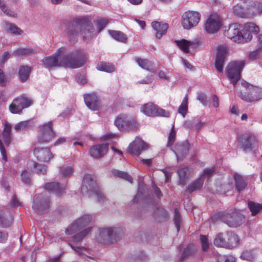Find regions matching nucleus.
Returning <instances> with one entry per match:
<instances>
[{"label": "nucleus", "mask_w": 262, "mask_h": 262, "mask_svg": "<svg viewBox=\"0 0 262 262\" xmlns=\"http://www.w3.org/2000/svg\"><path fill=\"white\" fill-rule=\"evenodd\" d=\"M10 205L11 207H15L21 206V203L18 200L16 195H13L10 202Z\"/></svg>", "instance_id": "60"}, {"label": "nucleus", "mask_w": 262, "mask_h": 262, "mask_svg": "<svg viewBox=\"0 0 262 262\" xmlns=\"http://www.w3.org/2000/svg\"><path fill=\"white\" fill-rule=\"evenodd\" d=\"M189 144L188 142L177 143L175 144L173 152L175 153L178 160H182L188 154Z\"/></svg>", "instance_id": "23"}, {"label": "nucleus", "mask_w": 262, "mask_h": 262, "mask_svg": "<svg viewBox=\"0 0 262 262\" xmlns=\"http://www.w3.org/2000/svg\"><path fill=\"white\" fill-rule=\"evenodd\" d=\"M218 262H235L234 258L231 255H222L218 258Z\"/></svg>", "instance_id": "57"}, {"label": "nucleus", "mask_w": 262, "mask_h": 262, "mask_svg": "<svg viewBox=\"0 0 262 262\" xmlns=\"http://www.w3.org/2000/svg\"><path fill=\"white\" fill-rule=\"evenodd\" d=\"M33 154L39 162H48L53 157L49 148H35L33 150Z\"/></svg>", "instance_id": "20"}, {"label": "nucleus", "mask_w": 262, "mask_h": 262, "mask_svg": "<svg viewBox=\"0 0 262 262\" xmlns=\"http://www.w3.org/2000/svg\"><path fill=\"white\" fill-rule=\"evenodd\" d=\"M151 26L154 30L156 32V37L158 39H160L165 34L168 28V25L166 23H160L159 21H153Z\"/></svg>", "instance_id": "25"}, {"label": "nucleus", "mask_w": 262, "mask_h": 262, "mask_svg": "<svg viewBox=\"0 0 262 262\" xmlns=\"http://www.w3.org/2000/svg\"><path fill=\"white\" fill-rule=\"evenodd\" d=\"M188 171V167H185L181 168L178 170V174L179 177V183L185 185L186 183V174Z\"/></svg>", "instance_id": "49"}, {"label": "nucleus", "mask_w": 262, "mask_h": 262, "mask_svg": "<svg viewBox=\"0 0 262 262\" xmlns=\"http://www.w3.org/2000/svg\"><path fill=\"white\" fill-rule=\"evenodd\" d=\"M188 111V95L186 94L183 99L182 102L178 108V112L184 117Z\"/></svg>", "instance_id": "45"}, {"label": "nucleus", "mask_w": 262, "mask_h": 262, "mask_svg": "<svg viewBox=\"0 0 262 262\" xmlns=\"http://www.w3.org/2000/svg\"><path fill=\"white\" fill-rule=\"evenodd\" d=\"M175 42L177 46L185 53H189V47L193 44L192 42L185 39L176 40Z\"/></svg>", "instance_id": "35"}, {"label": "nucleus", "mask_w": 262, "mask_h": 262, "mask_svg": "<svg viewBox=\"0 0 262 262\" xmlns=\"http://www.w3.org/2000/svg\"><path fill=\"white\" fill-rule=\"evenodd\" d=\"M40 134L37 137L39 143H48L55 137L52 122L46 123L39 126Z\"/></svg>", "instance_id": "12"}, {"label": "nucleus", "mask_w": 262, "mask_h": 262, "mask_svg": "<svg viewBox=\"0 0 262 262\" xmlns=\"http://www.w3.org/2000/svg\"><path fill=\"white\" fill-rule=\"evenodd\" d=\"M226 214L227 212L225 211L216 212L211 216L210 220L213 224L218 222H221L225 223Z\"/></svg>", "instance_id": "39"}, {"label": "nucleus", "mask_w": 262, "mask_h": 262, "mask_svg": "<svg viewBox=\"0 0 262 262\" xmlns=\"http://www.w3.org/2000/svg\"><path fill=\"white\" fill-rule=\"evenodd\" d=\"M238 140L241 148L246 151L251 149L252 144L256 142V137L252 134H245L242 135Z\"/></svg>", "instance_id": "22"}, {"label": "nucleus", "mask_w": 262, "mask_h": 262, "mask_svg": "<svg viewBox=\"0 0 262 262\" xmlns=\"http://www.w3.org/2000/svg\"><path fill=\"white\" fill-rule=\"evenodd\" d=\"M65 51L63 47L58 49L56 52L52 56L47 57L43 59L45 65L47 67L63 66L62 59L59 61V57L61 56Z\"/></svg>", "instance_id": "19"}, {"label": "nucleus", "mask_w": 262, "mask_h": 262, "mask_svg": "<svg viewBox=\"0 0 262 262\" xmlns=\"http://www.w3.org/2000/svg\"><path fill=\"white\" fill-rule=\"evenodd\" d=\"M196 251V248L193 244L189 245L184 250L180 261H182L184 259L189 256L193 255Z\"/></svg>", "instance_id": "41"}, {"label": "nucleus", "mask_w": 262, "mask_h": 262, "mask_svg": "<svg viewBox=\"0 0 262 262\" xmlns=\"http://www.w3.org/2000/svg\"><path fill=\"white\" fill-rule=\"evenodd\" d=\"M21 180L25 184L27 185H30L31 180L30 177L29 173L26 170H24L21 175Z\"/></svg>", "instance_id": "56"}, {"label": "nucleus", "mask_w": 262, "mask_h": 262, "mask_svg": "<svg viewBox=\"0 0 262 262\" xmlns=\"http://www.w3.org/2000/svg\"><path fill=\"white\" fill-rule=\"evenodd\" d=\"M126 117L125 115H119L115 119L114 121L115 125L119 130H124V125Z\"/></svg>", "instance_id": "47"}, {"label": "nucleus", "mask_w": 262, "mask_h": 262, "mask_svg": "<svg viewBox=\"0 0 262 262\" xmlns=\"http://www.w3.org/2000/svg\"><path fill=\"white\" fill-rule=\"evenodd\" d=\"M31 70V68L27 66H21L19 67L18 75L21 82H24L28 80Z\"/></svg>", "instance_id": "31"}, {"label": "nucleus", "mask_w": 262, "mask_h": 262, "mask_svg": "<svg viewBox=\"0 0 262 262\" xmlns=\"http://www.w3.org/2000/svg\"><path fill=\"white\" fill-rule=\"evenodd\" d=\"M33 126L31 120L21 121L16 124L14 129L16 132H25Z\"/></svg>", "instance_id": "37"}, {"label": "nucleus", "mask_w": 262, "mask_h": 262, "mask_svg": "<svg viewBox=\"0 0 262 262\" xmlns=\"http://www.w3.org/2000/svg\"><path fill=\"white\" fill-rule=\"evenodd\" d=\"M84 100L86 106L91 110H98L99 107V103L97 96L92 94H88L84 95Z\"/></svg>", "instance_id": "24"}, {"label": "nucleus", "mask_w": 262, "mask_h": 262, "mask_svg": "<svg viewBox=\"0 0 262 262\" xmlns=\"http://www.w3.org/2000/svg\"><path fill=\"white\" fill-rule=\"evenodd\" d=\"M6 30L11 33L20 34L21 30L15 25L8 24L6 27Z\"/></svg>", "instance_id": "54"}, {"label": "nucleus", "mask_w": 262, "mask_h": 262, "mask_svg": "<svg viewBox=\"0 0 262 262\" xmlns=\"http://www.w3.org/2000/svg\"><path fill=\"white\" fill-rule=\"evenodd\" d=\"M248 207L252 216L256 215L262 210V203L259 204L252 201H248Z\"/></svg>", "instance_id": "36"}, {"label": "nucleus", "mask_w": 262, "mask_h": 262, "mask_svg": "<svg viewBox=\"0 0 262 262\" xmlns=\"http://www.w3.org/2000/svg\"><path fill=\"white\" fill-rule=\"evenodd\" d=\"M97 69L99 71L108 73L113 72L115 70V68L113 64L105 62H98L97 65Z\"/></svg>", "instance_id": "38"}, {"label": "nucleus", "mask_w": 262, "mask_h": 262, "mask_svg": "<svg viewBox=\"0 0 262 262\" xmlns=\"http://www.w3.org/2000/svg\"><path fill=\"white\" fill-rule=\"evenodd\" d=\"M13 221L12 215L9 213L8 217L4 212H0V226L3 228H7L9 227Z\"/></svg>", "instance_id": "34"}, {"label": "nucleus", "mask_w": 262, "mask_h": 262, "mask_svg": "<svg viewBox=\"0 0 262 262\" xmlns=\"http://www.w3.org/2000/svg\"><path fill=\"white\" fill-rule=\"evenodd\" d=\"M234 13L241 17L245 18L247 17L248 9L245 6L237 4L233 7Z\"/></svg>", "instance_id": "33"}, {"label": "nucleus", "mask_w": 262, "mask_h": 262, "mask_svg": "<svg viewBox=\"0 0 262 262\" xmlns=\"http://www.w3.org/2000/svg\"><path fill=\"white\" fill-rule=\"evenodd\" d=\"M173 222L175 226L177 228V231L178 232L180 230V224L181 222V217L180 213L177 208L174 209V216L173 218Z\"/></svg>", "instance_id": "53"}, {"label": "nucleus", "mask_w": 262, "mask_h": 262, "mask_svg": "<svg viewBox=\"0 0 262 262\" xmlns=\"http://www.w3.org/2000/svg\"><path fill=\"white\" fill-rule=\"evenodd\" d=\"M244 89L240 92L241 98L247 102L257 101L262 98V89L250 84L247 82H242Z\"/></svg>", "instance_id": "6"}, {"label": "nucleus", "mask_w": 262, "mask_h": 262, "mask_svg": "<svg viewBox=\"0 0 262 262\" xmlns=\"http://www.w3.org/2000/svg\"><path fill=\"white\" fill-rule=\"evenodd\" d=\"M81 190L83 194L89 193V197L96 196L98 202L105 199V196L92 174H86L84 176Z\"/></svg>", "instance_id": "2"}, {"label": "nucleus", "mask_w": 262, "mask_h": 262, "mask_svg": "<svg viewBox=\"0 0 262 262\" xmlns=\"http://www.w3.org/2000/svg\"><path fill=\"white\" fill-rule=\"evenodd\" d=\"M108 150V144H97L91 147L90 149V154L93 158L99 159L103 157V156L107 152Z\"/></svg>", "instance_id": "21"}, {"label": "nucleus", "mask_w": 262, "mask_h": 262, "mask_svg": "<svg viewBox=\"0 0 262 262\" xmlns=\"http://www.w3.org/2000/svg\"><path fill=\"white\" fill-rule=\"evenodd\" d=\"M138 124L134 118L126 117L124 125V130H137Z\"/></svg>", "instance_id": "43"}, {"label": "nucleus", "mask_w": 262, "mask_h": 262, "mask_svg": "<svg viewBox=\"0 0 262 262\" xmlns=\"http://www.w3.org/2000/svg\"><path fill=\"white\" fill-rule=\"evenodd\" d=\"M147 148V144L141 139L137 137L128 145L127 152L130 154L139 156L142 151L146 149Z\"/></svg>", "instance_id": "18"}, {"label": "nucleus", "mask_w": 262, "mask_h": 262, "mask_svg": "<svg viewBox=\"0 0 262 262\" xmlns=\"http://www.w3.org/2000/svg\"><path fill=\"white\" fill-rule=\"evenodd\" d=\"M7 83L6 76L2 69H0V85L5 86Z\"/></svg>", "instance_id": "61"}, {"label": "nucleus", "mask_w": 262, "mask_h": 262, "mask_svg": "<svg viewBox=\"0 0 262 262\" xmlns=\"http://www.w3.org/2000/svg\"><path fill=\"white\" fill-rule=\"evenodd\" d=\"M0 151L1 152L2 159L5 161L6 162L8 160V157L7 156V152L5 148L2 140L0 139Z\"/></svg>", "instance_id": "59"}, {"label": "nucleus", "mask_w": 262, "mask_h": 262, "mask_svg": "<svg viewBox=\"0 0 262 262\" xmlns=\"http://www.w3.org/2000/svg\"><path fill=\"white\" fill-rule=\"evenodd\" d=\"M234 180L236 190L239 192L244 190L248 185L247 178L239 174L235 173L234 174Z\"/></svg>", "instance_id": "26"}, {"label": "nucleus", "mask_w": 262, "mask_h": 262, "mask_svg": "<svg viewBox=\"0 0 262 262\" xmlns=\"http://www.w3.org/2000/svg\"><path fill=\"white\" fill-rule=\"evenodd\" d=\"M177 133L174 128V125H172L168 135L166 146L168 147H171L176 140Z\"/></svg>", "instance_id": "44"}, {"label": "nucleus", "mask_w": 262, "mask_h": 262, "mask_svg": "<svg viewBox=\"0 0 262 262\" xmlns=\"http://www.w3.org/2000/svg\"><path fill=\"white\" fill-rule=\"evenodd\" d=\"M221 25L220 17L216 13L211 14L205 24L204 29L208 33H215L219 31Z\"/></svg>", "instance_id": "13"}, {"label": "nucleus", "mask_w": 262, "mask_h": 262, "mask_svg": "<svg viewBox=\"0 0 262 262\" xmlns=\"http://www.w3.org/2000/svg\"><path fill=\"white\" fill-rule=\"evenodd\" d=\"M243 31H244V34H247V36L248 34L251 36L250 39H249L250 41L252 38V35L251 34V33H253L256 34H258L259 32V28L258 26L254 23H247L244 24Z\"/></svg>", "instance_id": "29"}, {"label": "nucleus", "mask_w": 262, "mask_h": 262, "mask_svg": "<svg viewBox=\"0 0 262 262\" xmlns=\"http://www.w3.org/2000/svg\"><path fill=\"white\" fill-rule=\"evenodd\" d=\"M112 173L115 177H117L123 179L130 183H132V177L128 174L126 172L118 170L117 169H113L112 171Z\"/></svg>", "instance_id": "46"}, {"label": "nucleus", "mask_w": 262, "mask_h": 262, "mask_svg": "<svg viewBox=\"0 0 262 262\" xmlns=\"http://www.w3.org/2000/svg\"><path fill=\"white\" fill-rule=\"evenodd\" d=\"M33 104V100L26 94L20 95L14 98L9 106L12 114H20L23 109L29 107Z\"/></svg>", "instance_id": "7"}, {"label": "nucleus", "mask_w": 262, "mask_h": 262, "mask_svg": "<svg viewBox=\"0 0 262 262\" xmlns=\"http://www.w3.org/2000/svg\"><path fill=\"white\" fill-rule=\"evenodd\" d=\"M215 246L232 249L239 244L238 235L232 231H226L218 233L214 239Z\"/></svg>", "instance_id": "3"}, {"label": "nucleus", "mask_w": 262, "mask_h": 262, "mask_svg": "<svg viewBox=\"0 0 262 262\" xmlns=\"http://www.w3.org/2000/svg\"><path fill=\"white\" fill-rule=\"evenodd\" d=\"M86 57L82 50H76L62 58L63 66L73 69L80 68L86 62Z\"/></svg>", "instance_id": "4"}, {"label": "nucleus", "mask_w": 262, "mask_h": 262, "mask_svg": "<svg viewBox=\"0 0 262 262\" xmlns=\"http://www.w3.org/2000/svg\"><path fill=\"white\" fill-rule=\"evenodd\" d=\"M108 20L106 18L99 19L96 20L98 32H97L91 21L86 17L76 18L69 23L68 37L71 42H74L80 33L83 40H86L93 38L102 30L107 25Z\"/></svg>", "instance_id": "1"}, {"label": "nucleus", "mask_w": 262, "mask_h": 262, "mask_svg": "<svg viewBox=\"0 0 262 262\" xmlns=\"http://www.w3.org/2000/svg\"><path fill=\"white\" fill-rule=\"evenodd\" d=\"M91 230V228H88L84 229L81 232L78 233L73 237V241L75 242H78L82 240L84 236H85Z\"/></svg>", "instance_id": "51"}, {"label": "nucleus", "mask_w": 262, "mask_h": 262, "mask_svg": "<svg viewBox=\"0 0 262 262\" xmlns=\"http://www.w3.org/2000/svg\"><path fill=\"white\" fill-rule=\"evenodd\" d=\"M135 60L141 68L148 71L152 70V64L148 60L140 57H135Z\"/></svg>", "instance_id": "42"}, {"label": "nucleus", "mask_w": 262, "mask_h": 262, "mask_svg": "<svg viewBox=\"0 0 262 262\" xmlns=\"http://www.w3.org/2000/svg\"><path fill=\"white\" fill-rule=\"evenodd\" d=\"M227 53V47L225 45L219 46L216 49V55L214 66L219 73H223L224 64Z\"/></svg>", "instance_id": "17"}, {"label": "nucleus", "mask_w": 262, "mask_h": 262, "mask_svg": "<svg viewBox=\"0 0 262 262\" xmlns=\"http://www.w3.org/2000/svg\"><path fill=\"white\" fill-rule=\"evenodd\" d=\"M204 183V179L200 177L197 180L190 183L185 189V191L191 193L194 191L200 189L203 186Z\"/></svg>", "instance_id": "30"}, {"label": "nucleus", "mask_w": 262, "mask_h": 262, "mask_svg": "<svg viewBox=\"0 0 262 262\" xmlns=\"http://www.w3.org/2000/svg\"><path fill=\"white\" fill-rule=\"evenodd\" d=\"M71 247L75 251H76L79 255H83V251H86L87 249L83 247H75L70 245Z\"/></svg>", "instance_id": "62"}, {"label": "nucleus", "mask_w": 262, "mask_h": 262, "mask_svg": "<svg viewBox=\"0 0 262 262\" xmlns=\"http://www.w3.org/2000/svg\"><path fill=\"white\" fill-rule=\"evenodd\" d=\"M225 224L230 227H237L242 225L245 220L244 215L236 210L227 212Z\"/></svg>", "instance_id": "15"}, {"label": "nucleus", "mask_w": 262, "mask_h": 262, "mask_svg": "<svg viewBox=\"0 0 262 262\" xmlns=\"http://www.w3.org/2000/svg\"><path fill=\"white\" fill-rule=\"evenodd\" d=\"M92 217L89 215H84L76 220L71 225L69 226L66 230L67 235H71L85 227L91 221Z\"/></svg>", "instance_id": "14"}, {"label": "nucleus", "mask_w": 262, "mask_h": 262, "mask_svg": "<svg viewBox=\"0 0 262 262\" xmlns=\"http://www.w3.org/2000/svg\"><path fill=\"white\" fill-rule=\"evenodd\" d=\"M10 54L7 52H5L2 56L1 57V65L2 66L8 60V59L10 57Z\"/></svg>", "instance_id": "64"}, {"label": "nucleus", "mask_w": 262, "mask_h": 262, "mask_svg": "<svg viewBox=\"0 0 262 262\" xmlns=\"http://www.w3.org/2000/svg\"><path fill=\"white\" fill-rule=\"evenodd\" d=\"M200 242L202 251H206L209 248V242L208 238L206 235H200Z\"/></svg>", "instance_id": "55"}, {"label": "nucleus", "mask_w": 262, "mask_h": 262, "mask_svg": "<svg viewBox=\"0 0 262 262\" xmlns=\"http://www.w3.org/2000/svg\"><path fill=\"white\" fill-rule=\"evenodd\" d=\"M122 234V231L120 228H112L100 229V235L101 237L106 238L108 243H113L117 241Z\"/></svg>", "instance_id": "16"}, {"label": "nucleus", "mask_w": 262, "mask_h": 262, "mask_svg": "<svg viewBox=\"0 0 262 262\" xmlns=\"http://www.w3.org/2000/svg\"><path fill=\"white\" fill-rule=\"evenodd\" d=\"M60 173L63 177H69L73 173V169L71 166L60 167Z\"/></svg>", "instance_id": "52"}, {"label": "nucleus", "mask_w": 262, "mask_h": 262, "mask_svg": "<svg viewBox=\"0 0 262 262\" xmlns=\"http://www.w3.org/2000/svg\"><path fill=\"white\" fill-rule=\"evenodd\" d=\"M50 206V199L46 194H38L34 196L32 208L37 213L43 214L48 212Z\"/></svg>", "instance_id": "9"}, {"label": "nucleus", "mask_w": 262, "mask_h": 262, "mask_svg": "<svg viewBox=\"0 0 262 262\" xmlns=\"http://www.w3.org/2000/svg\"><path fill=\"white\" fill-rule=\"evenodd\" d=\"M255 253L252 250H246L241 254V257L244 260L252 261L255 258Z\"/></svg>", "instance_id": "50"}, {"label": "nucleus", "mask_w": 262, "mask_h": 262, "mask_svg": "<svg viewBox=\"0 0 262 262\" xmlns=\"http://www.w3.org/2000/svg\"><path fill=\"white\" fill-rule=\"evenodd\" d=\"M108 32L109 34L115 40L123 43L126 42L127 38L124 33L120 31L112 30H108Z\"/></svg>", "instance_id": "32"}, {"label": "nucleus", "mask_w": 262, "mask_h": 262, "mask_svg": "<svg viewBox=\"0 0 262 262\" xmlns=\"http://www.w3.org/2000/svg\"><path fill=\"white\" fill-rule=\"evenodd\" d=\"M200 15L197 12L188 11L185 12L182 16V25L187 30L196 26L200 20Z\"/></svg>", "instance_id": "11"}, {"label": "nucleus", "mask_w": 262, "mask_h": 262, "mask_svg": "<svg viewBox=\"0 0 262 262\" xmlns=\"http://www.w3.org/2000/svg\"><path fill=\"white\" fill-rule=\"evenodd\" d=\"M253 7L257 13H262V2H255Z\"/></svg>", "instance_id": "63"}, {"label": "nucleus", "mask_w": 262, "mask_h": 262, "mask_svg": "<svg viewBox=\"0 0 262 262\" xmlns=\"http://www.w3.org/2000/svg\"><path fill=\"white\" fill-rule=\"evenodd\" d=\"M141 111L145 115L149 117H168L169 116V112L151 102L143 105L141 108Z\"/></svg>", "instance_id": "10"}, {"label": "nucleus", "mask_w": 262, "mask_h": 262, "mask_svg": "<svg viewBox=\"0 0 262 262\" xmlns=\"http://www.w3.org/2000/svg\"><path fill=\"white\" fill-rule=\"evenodd\" d=\"M33 52V50L29 48H19L14 51L13 54L16 56H23L32 54Z\"/></svg>", "instance_id": "48"}, {"label": "nucleus", "mask_w": 262, "mask_h": 262, "mask_svg": "<svg viewBox=\"0 0 262 262\" xmlns=\"http://www.w3.org/2000/svg\"><path fill=\"white\" fill-rule=\"evenodd\" d=\"M45 189L53 192L57 195H60L63 193L65 187L61 186L58 182H51L47 183Z\"/></svg>", "instance_id": "28"}, {"label": "nucleus", "mask_w": 262, "mask_h": 262, "mask_svg": "<svg viewBox=\"0 0 262 262\" xmlns=\"http://www.w3.org/2000/svg\"><path fill=\"white\" fill-rule=\"evenodd\" d=\"M11 125L8 122L4 123V128L2 132L3 140L7 146H9L11 140Z\"/></svg>", "instance_id": "27"}, {"label": "nucleus", "mask_w": 262, "mask_h": 262, "mask_svg": "<svg viewBox=\"0 0 262 262\" xmlns=\"http://www.w3.org/2000/svg\"><path fill=\"white\" fill-rule=\"evenodd\" d=\"M225 35L228 38L231 39L232 41L244 43L249 41L251 36L247 34H244L242 29V26L238 23H233L229 26L228 29L225 31Z\"/></svg>", "instance_id": "5"}, {"label": "nucleus", "mask_w": 262, "mask_h": 262, "mask_svg": "<svg viewBox=\"0 0 262 262\" xmlns=\"http://www.w3.org/2000/svg\"><path fill=\"white\" fill-rule=\"evenodd\" d=\"M215 170V169L214 167L206 168L204 170L203 172L201 177H202L204 179L206 176L210 177L212 176Z\"/></svg>", "instance_id": "58"}, {"label": "nucleus", "mask_w": 262, "mask_h": 262, "mask_svg": "<svg viewBox=\"0 0 262 262\" xmlns=\"http://www.w3.org/2000/svg\"><path fill=\"white\" fill-rule=\"evenodd\" d=\"M28 164L29 167L32 165L35 169V172L37 173L44 175L47 173V166L46 165H39L33 161H30Z\"/></svg>", "instance_id": "40"}, {"label": "nucleus", "mask_w": 262, "mask_h": 262, "mask_svg": "<svg viewBox=\"0 0 262 262\" xmlns=\"http://www.w3.org/2000/svg\"><path fill=\"white\" fill-rule=\"evenodd\" d=\"M245 66L244 61H236L231 62L228 66L226 73L231 83L234 86L241 77V73Z\"/></svg>", "instance_id": "8"}]
</instances>
